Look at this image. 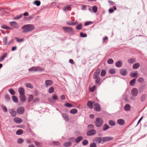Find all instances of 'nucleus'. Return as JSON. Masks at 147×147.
<instances>
[{
	"mask_svg": "<svg viewBox=\"0 0 147 147\" xmlns=\"http://www.w3.org/2000/svg\"><path fill=\"white\" fill-rule=\"evenodd\" d=\"M24 29L22 32H27L31 31L35 29V27L33 24H26L23 26L21 28Z\"/></svg>",
	"mask_w": 147,
	"mask_h": 147,
	"instance_id": "f257e3e1",
	"label": "nucleus"
},
{
	"mask_svg": "<svg viewBox=\"0 0 147 147\" xmlns=\"http://www.w3.org/2000/svg\"><path fill=\"white\" fill-rule=\"evenodd\" d=\"M103 123V121L102 118H97L95 123V125L97 127H100L102 125Z\"/></svg>",
	"mask_w": 147,
	"mask_h": 147,
	"instance_id": "f03ea898",
	"label": "nucleus"
},
{
	"mask_svg": "<svg viewBox=\"0 0 147 147\" xmlns=\"http://www.w3.org/2000/svg\"><path fill=\"white\" fill-rule=\"evenodd\" d=\"M29 71H43V69L40 67L34 66L29 68L28 69Z\"/></svg>",
	"mask_w": 147,
	"mask_h": 147,
	"instance_id": "7ed1b4c3",
	"label": "nucleus"
},
{
	"mask_svg": "<svg viewBox=\"0 0 147 147\" xmlns=\"http://www.w3.org/2000/svg\"><path fill=\"white\" fill-rule=\"evenodd\" d=\"M63 29L65 32L69 33L70 32H73V29L70 27H63Z\"/></svg>",
	"mask_w": 147,
	"mask_h": 147,
	"instance_id": "20e7f679",
	"label": "nucleus"
},
{
	"mask_svg": "<svg viewBox=\"0 0 147 147\" xmlns=\"http://www.w3.org/2000/svg\"><path fill=\"white\" fill-rule=\"evenodd\" d=\"M138 92V90L137 88H133L131 90V94L133 97H135L137 96Z\"/></svg>",
	"mask_w": 147,
	"mask_h": 147,
	"instance_id": "39448f33",
	"label": "nucleus"
},
{
	"mask_svg": "<svg viewBox=\"0 0 147 147\" xmlns=\"http://www.w3.org/2000/svg\"><path fill=\"white\" fill-rule=\"evenodd\" d=\"M25 111V109L23 107H21L18 108L17 109V113L20 114H23Z\"/></svg>",
	"mask_w": 147,
	"mask_h": 147,
	"instance_id": "423d86ee",
	"label": "nucleus"
},
{
	"mask_svg": "<svg viewBox=\"0 0 147 147\" xmlns=\"http://www.w3.org/2000/svg\"><path fill=\"white\" fill-rule=\"evenodd\" d=\"M94 110L96 111H100L101 110L100 106L98 103H95L94 105Z\"/></svg>",
	"mask_w": 147,
	"mask_h": 147,
	"instance_id": "0eeeda50",
	"label": "nucleus"
},
{
	"mask_svg": "<svg viewBox=\"0 0 147 147\" xmlns=\"http://www.w3.org/2000/svg\"><path fill=\"white\" fill-rule=\"evenodd\" d=\"M113 139V137L107 136L102 138V141L103 142H106L110 141Z\"/></svg>",
	"mask_w": 147,
	"mask_h": 147,
	"instance_id": "6e6552de",
	"label": "nucleus"
},
{
	"mask_svg": "<svg viewBox=\"0 0 147 147\" xmlns=\"http://www.w3.org/2000/svg\"><path fill=\"white\" fill-rule=\"evenodd\" d=\"M9 113L13 117H15L16 115V112L14 109H10L9 110Z\"/></svg>",
	"mask_w": 147,
	"mask_h": 147,
	"instance_id": "1a4fd4ad",
	"label": "nucleus"
},
{
	"mask_svg": "<svg viewBox=\"0 0 147 147\" xmlns=\"http://www.w3.org/2000/svg\"><path fill=\"white\" fill-rule=\"evenodd\" d=\"M96 134V131L94 129L89 130L87 133L86 134L88 136L93 135Z\"/></svg>",
	"mask_w": 147,
	"mask_h": 147,
	"instance_id": "9d476101",
	"label": "nucleus"
},
{
	"mask_svg": "<svg viewBox=\"0 0 147 147\" xmlns=\"http://www.w3.org/2000/svg\"><path fill=\"white\" fill-rule=\"evenodd\" d=\"M78 23L77 21H76L74 22H73L71 21H67L66 22V24L68 26H75L77 25Z\"/></svg>",
	"mask_w": 147,
	"mask_h": 147,
	"instance_id": "9b49d317",
	"label": "nucleus"
},
{
	"mask_svg": "<svg viewBox=\"0 0 147 147\" xmlns=\"http://www.w3.org/2000/svg\"><path fill=\"white\" fill-rule=\"evenodd\" d=\"M53 82L50 80H46L45 82V85L46 87H48L53 84Z\"/></svg>",
	"mask_w": 147,
	"mask_h": 147,
	"instance_id": "f8f14e48",
	"label": "nucleus"
},
{
	"mask_svg": "<svg viewBox=\"0 0 147 147\" xmlns=\"http://www.w3.org/2000/svg\"><path fill=\"white\" fill-rule=\"evenodd\" d=\"M120 74L123 76H125L127 74V71L125 69H120Z\"/></svg>",
	"mask_w": 147,
	"mask_h": 147,
	"instance_id": "ddd939ff",
	"label": "nucleus"
},
{
	"mask_svg": "<svg viewBox=\"0 0 147 147\" xmlns=\"http://www.w3.org/2000/svg\"><path fill=\"white\" fill-rule=\"evenodd\" d=\"M10 25L12 27L17 28H18V25L17 23L15 22H9Z\"/></svg>",
	"mask_w": 147,
	"mask_h": 147,
	"instance_id": "4468645a",
	"label": "nucleus"
},
{
	"mask_svg": "<svg viewBox=\"0 0 147 147\" xmlns=\"http://www.w3.org/2000/svg\"><path fill=\"white\" fill-rule=\"evenodd\" d=\"M13 121L18 124L22 122V119L19 117L15 118L13 119Z\"/></svg>",
	"mask_w": 147,
	"mask_h": 147,
	"instance_id": "2eb2a0df",
	"label": "nucleus"
},
{
	"mask_svg": "<svg viewBox=\"0 0 147 147\" xmlns=\"http://www.w3.org/2000/svg\"><path fill=\"white\" fill-rule=\"evenodd\" d=\"M117 123L119 125H124L125 121L123 119H119L117 120Z\"/></svg>",
	"mask_w": 147,
	"mask_h": 147,
	"instance_id": "dca6fc26",
	"label": "nucleus"
},
{
	"mask_svg": "<svg viewBox=\"0 0 147 147\" xmlns=\"http://www.w3.org/2000/svg\"><path fill=\"white\" fill-rule=\"evenodd\" d=\"M94 140L98 144H100L101 141H102V138L100 137H96L94 139Z\"/></svg>",
	"mask_w": 147,
	"mask_h": 147,
	"instance_id": "f3484780",
	"label": "nucleus"
},
{
	"mask_svg": "<svg viewBox=\"0 0 147 147\" xmlns=\"http://www.w3.org/2000/svg\"><path fill=\"white\" fill-rule=\"evenodd\" d=\"M71 9V6L70 5H68L64 7L63 8V10L64 11H70Z\"/></svg>",
	"mask_w": 147,
	"mask_h": 147,
	"instance_id": "a211bd4d",
	"label": "nucleus"
},
{
	"mask_svg": "<svg viewBox=\"0 0 147 147\" xmlns=\"http://www.w3.org/2000/svg\"><path fill=\"white\" fill-rule=\"evenodd\" d=\"M87 105L91 109H92L93 108V103L91 101L88 100L87 102Z\"/></svg>",
	"mask_w": 147,
	"mask_h": 147,
	"instance_id": "6ab92c4d",
	"label": "nucleus"
},
{
	"mask_svg": "<svg viewBox=\"0 0 147 147\" xmlns=\"http://www.w3.org/2000/svg\"><path fill=\"white\" fill-rule=\"evenodd\" d=\"M62 116L64 118V119L65 121L67 122L69 120V118L68 115L65 113H62Z\"/></svg>",
	"mask_w": 147,
	"mask_h": 147,
	"instance_id": "aec40b11",
	"label": "nucleus"
},
{
	"mask_svg": "<svg viewBox=\"0 0 147 147\" xmlns=\"http://www.w3.org/2000/svg\"><path fill=\"white\" fill-rule=\"evenodd\" d=\"M130 76L134 78H137L138 76L137 71H136V72H131L130 74Z\"/></svg>",
	"mask_w": 147,
	"mask_h": 147,
	"instance_id": "412c9836",
	"label": "nucleus"
},
{
	"mask_svg": "<svg viewBox=\"0 0 147 147\" xmlns=\"http://www.w3.org/2000/svg\"><path fill=\"white\" fill-rule=\"evenodd\" d=\"M18 92L20 95H24L25 93V90L24 88L22 87L18 89Z\"/></svg>",
	"mask_w": 147,
	"mask_h": 147,
	"instance_id": "4be33fe9",
	"label": "nucleus"
},
{
	"mask_svg": "<svg viewBox=\"0 0 147 147\" xmlns=\"http://www.w3.org/2000/svg\"><path fill=\"white\" fill-rule=\"evenodd\" d=\"M20 98L21 101L22 102H24L26 101V98L24 95H24H20Z\"/></svg>",
	"mask_w": 147,
	"mask_h": 147,
	"instance_id": "5701e85b",
	"label": "nucleus"
},
{
	"mask_svg": "<svg viewBox=\"0 0 147 147\" xmlns=\"http://www.w3.org/2000/svg\"><path fill=\"white\" fill-rule=\"evenodd\" d=\"M83 139V137L82 136H80L77 137L75 140V142L76 143H78L81 141Z\"/></svg>",
	"mask_w": 147,
	"mask_h": 147,
	"instance_id": "b1692460",
	"label": "nucleus"
},
{
	"mask_svg": "<svg viewBox=\"0 0 147 147\" xmlns=\"http://www.w3.org/2000/svg\"><path fill=\"white\" fill-rule=\"evenodd\" d=\"M115 66L118 67H120L122 65V63L120 61H118L115 63Z\"/></svg>",
	"mask_w": 147,
	"mask_h": 147,
	"instance_id": "393cba45",
	"label": "nucleus"
},
{
	"mask_svg": "<svg viewBox=\"0 0 147 147\" xmlns=\"http://www.w3.org/2000/svg\"><path fill=\"white\" fill-rule=\"evenodd\" d=\"M131 109L130 105L128 104H126L124 107V109L126 111H129Z\"/></svg>",
	"mask_w": 147,
	"mask_h": 147,
	"instance_id": "a878e982",
	"label": "nucleus"
},
{
	"mask_svg": "<svg viewBox=\"0 0 147 147\" xmlns=\"http://www.w3.org/2000/svg\"><path fill=\"white\" fill-rule=\"evenodd\" d=\"M7 53H4L0 57V62L3 61L4 59L7 56Z\"/></svg>",
	"mask_w": 147,
	"mask_h": 147,
	"instance_id": "bb28decb",
	"label": "nucleus"
},
{
	"mask_svg": "<svg viewBox=\"0 0 147 147\" xmlns=\"http://www.w3.org/2000/svg\"><path fill=\"white\" fill-rule=\"evenodd\" d=\"M136 62L135 58H130L128 59V62L130 64H132Z\"/></svg>",
	"mask_w": 147,
	"mask_h": 147,
	"instance_id": "cd10ccee",
	"label": "nucleus"
},
{
	"mask_svg": "<svg viewBox=\"0 0 147 147\" xmlns=\"http://www.w3.org/2000/svg\"><path fill=\"white\" fill-rule=\"evenodd\" d=\"M33 96L32 94L30 95L28 98L27 100L28 102V103L30 102L31 101L33 100Z\"/></svg>",
	"mask_w": 147,
	"mask_h": 147,
	"instance_id": "c85d7f7f",
	"label": "nucleus"
},
{
	"mask_svg": "<svg viewBox=\"0 0 147 147\" xmlns=\"http://www.w3.org/2000/svg\"><path fill=\"white\" fill-rule=\"evenodd\" d=\"M69 112L71 114H75L78 112V110L76 109H73L70 111Z\"/></svg>",
	"mask_w": 147,
	"mask_h": 147,
	"instance_id": "c756f323",
	"label": "nucleus"
},
{
	"mask_svg": "<svg viewBox=\"0 0 147 147\" xmlns=\"http://www.w3.org/2000/svg\"><path fill=\"white\" fill-rule=\"evenodd\" d=\"M140 65L139 63H136L133 65L132 68L134 69H137L140 66Z\"/></svg>",
	"mask_w": 147,
	"mask_h": 147,
	"instance_id": "7c9ffc66",
	"label": "nucleus"
},
{
	"mask_svg": "<svg viewBox=\"0 0 147 147\" xmlns=\"http://www.w3.org/2000/svg\"><path fill=\"white\" fill-rule=\"evenodd\" d=\"M72 143L71 142H66L64 143L63 146L65 147H67L70 146L71 145Z\"/></svg>",
	"mask_w": 147,
	"mask_h": 147,
	"instance_id": "2f4dec72",
	"label": "nucleus"
},
{
	"mask_svg": "<svg viewBox=\"0 0 147 147\" xmlns=\"http://www.w3.org/2000/svg\"><path fill=\"white\" fill-rule=\"evenodd\" d=\"M110 128L109 126L107 124H104L103 126V131H105L107 130Z\"/></svg>",
	"mask_w": 147,
	"mask_h": 147,
	"instance_id": "473e14b6",
	"label": "nucleus"
},
{
	"mask_svg": "<svg viewBox=\"0 0 147 147\" xmlns=\"http://www.w3.org/2000/svg\"><path fill=\"white\" fill-rule=\"evenodd\" d=\"M82 24H80L76 26V28L77 30H79L82 29Z\"/></svg>",
	"mask_w": 147,
	"mask_h": 147,
	"instance_id": "72a5a7b5",
	"label": "nucleus"
},
{
	"mask_svg": "<svg viewBox=\"0 0 147 147\" xmlns=\"http://www.w3.org/2000/svg\"><path fill=\"white\" fill-rule=\"evenodd\" d=\"M146 94H143L140 97V100L141 101H144L146 99Z\"/></svg>",
	"mask_w": 147,
	"mask_h": 147,
	"instance_id": "f704fd0d",
	"label": "nucleus"
},
{
	"mask_svg": "<svg viewBox=\"0 0 147 147\" xmlns=\"http://www.w3.org/2000/svg\"><path fill=\"white\" fill-rule=\"evenodd\" d=\"M23 133V130L21 129H19L16 131V134L17 135H20Z\"/></svg>",
	"mask_w": 147,
	"mask_h": 147,
	"instance_id": "c9c22d12",
	"label": "nucleus"
},
{
	"mask_svg": "<svg viewBox=\"0 0 147 147\" xmlns=\"http://www.w3.org/2000/svg\"><path fill=\"white\" fill-rule=\"evenodd\" d=\"M136 80L135 79H134L132 80L130 82V85L131 86H133L135 84Z\"/></svg>",
	"mask_w": 147,
	"mask_h": 147,
	"instance_id": "e433bc0d",
	"label": "nucleus"
},
{
	"mask_svg": "<svg viewBox=\"0 0 147 147\" xmlns=\"http://www.w3.org/2000/svg\"><path fill=\"white\" fill-rule=\"evenodd\" d=\"M94 79L95 80V83L97 84H99L101 80V79L100 77L97 78L96 79Z\"/></svg>",
	"mask_w": 147,
	"mask_h": 147,
	"instance_id": "4c0bfd02",
	"label": "nucleus"
},
{
	"mask_svg": "<svg viewBox=\"0 0 147 147\" xmlns=\"http://www.w3.org/2000/svg\"><path fill=\"white\" fill-rule=\"evenodd\" d=\"M109 123L110 125L113 126L115 125V122L113 120H110L109 121Z\"/></svg>",
	"mask_w": 147,
	"mask_h": 147,
	"instance_id": "58836bf2",
	"label": "nucleus"
},
{
	"mask_svg": "<svg viewBox=\"0 0 147 147\" xmlns=\"http://www.w3.org/2000/svg\"><path fill=\"white\" fill-rule=\"evenodd\" d=\"M5 98L6 101L8 102L10 101V98L8 94H6L5 95Z\"/></svg>",
	"mask_w": 147,
	"mask_h": 147,
	"instance_id": "ea45409f",
	"label": "nucleus"
},
{
	"mask_svg": "<svg viewBox=\"0 0 147 147\" xmlns=\"http://www.w3.org/2000/svg\"><path fill=\"white\" fill-rule=\"evenodd\" d=\"M106 71L104 69L102 70L101 73L100 74V76L102 77H104L106 74Z\"/></svg>",
	"mask_w": 147,
	"mask_h": 147,
	"instance_id": "a19ab883",
	"label": "nucleus"
},
{
	"mask_svg": "<svg viewBox=\"0 0 147 147\" xmlns=\"http://www.w3.org/2000/svg\"><path fill=\"white\" fill-rule=\"evenodd\" d=\"M25 85L27 87L30 88H32L33 87L31 84L29 83H26Z\"/></svg>",
	"mask_w": 147,
	"mask_h": 147,
	"instance_id": "79ce46f5",
	"label": "nucleus"
},
{
	"mask_svg": "<svg viewBox=\"0 0 147 147\" xmlns=\"http://www.w3.org/2000/svg\"><path fill=\"white\" fill-rule=\"evenodd\" d=\"M82 143L83 146H86L88 144V142L87 140H85L82 141Z\"/></svg>",
	"mask_w": 147,
	"mask_h": 147,
	"instance_id": "37998d69",
	"label": "nucleus"
},
{
	"mask_svg": "<svg viewBox=\"0 0 147 147\" xmlns=\"http://www.w3.org/2000/svg\"><path fill=\"white\" fill-rule=\"evenodd\" d=\"M115 70L114 69H111L109 70V72L111 74H114L115 73Z\"/></svg>",
	"mask_w": 147,
	"mask_h": 147,
	"instance_id": "c03bdc74",
	"label": "nucleus"
},
{
	"mask_svg": "<svg viewBox=\"0 0 147 147\" xmlns=\"http://www.w3.org/2000/svg\"><path fill=\"white\" fill-rule=\"evenodd\" d=\"M35 144L38 147H40L42 146V143L37 141H35Z\"/></svg>",
	"mask_w": 147,
	"mask_h": 147,
	"instance_id": "a18cd8bd",
	"label": "nucleus"
},
{
	"mask_svg": "<svg viewBox=\"0 0 147 147\" xmlns=\"http://www.w3.org/2000/svg\"><path fill=\"white\" fill-rule=\"evenodd\" d=\"M9 91L12 95H14L15 94V92L12 89H10L9 90Z\"/></svg>",
	"mask_w": 147,
	"mask_h": 147,
	"instance_id": "49530a36",
	"label": "nucleus"
},
{
	"mask_svg": "<svg viewBox=\"0 0 147 147\" xmlns=\"http://www.w3.org/2000/svg\"><path fill=\"white\" fill-rule=\"evenodd\" d=\"M7 37H5L3 38V43L4 45H5L7 44Z\"/></svg>",
	"mask_w": 147,
	"mask_h": 147,
	"instance_id": "de8ad7c7",
	"label": "nucleus"
},
{
	"mask_svg": "<svg viewBox=\"0 0 147 147\" xmlns=\"http://www.w3.org/2000/svg\"><path fill=\"white\" fill-rule=\"evenodd\" d=\"M12 100L13 101L16 102H18V99L17 97L15 96H12Z\"/></svg>",
	"mask_w": 147,
	"mask_h": 147,
	"instance_id": "09e8293b",
	"label": "nucleus"
},
{
	"mask_svg": "<svg viewBox=\"0 0 147 147\" xmlns=\"http://www.w3.org/2000/svg\"><path fill=\"white\" fill-rule=\"evenodd\" d=\"M24 140L22 138H19L17 140V143L19 144H22Z\"/></svg>",
	"mask_w": 147,
	"mask_h": 147,
	"instance_id": "8fccbe9b",
	"label": "nucleus"
},
{
	"mask_svg": "<svg viewBox=\"0 0 147 147\" xmlns=\"http://www.w3.org/2000/svg\"><path fill=\"white\" fill-rule=\"evenodd\" d=\"M52 144L53 146H58L60 144V143L58 142L53 141L52 142Z\"/></svg>",
	"mask_w": 147,
	"mask_h": 147,
	"instance_id": "3c124183",
	"label": "nucleus"
},
{
	"mask_svg": "<svg viewBox=\"0 0 147 147\" xmlns=\"http://www.w3.org/2000/svg\"><path fill=\"white\" fill-rule=\"evenodd\" d=\"M54 91V89L53 87H50L49 89L48 92L50 93H53Z\"/></svg>",
	"mask_w": 147,
	"mask_h": 147,
	"instance_id": "603ef678",
	"label": "nucleus"
},
{
	"mask_svg": "<svg viewBox=\"0 0 147 147\" xmlns=\"http://www.w3.org/2000/svg\"><path fill=\"white\" fill-rule=\"evenodd\" d=\"M34 3L37 6H39L40 4V1L38 0L35 1Z\"/></svg>",
	"mask_w": 147,
	"mask_h": 147,
	"instance_id": "864d4df0",
	"label": "nucleus"
},
{
	"mask_svg": "<svg viewBox=\"0 0 147 147\" xmlns=\"http://www.w3.org/2000/svg\"><path fill=\"white\" fill-rule=\"evenodd\" d=\"M107 63L109 64H112L114 63V61L112 59H110L108 60Z\"/></svg>",
	"mask_w": 147,
	"mask_h": 147,
	"instance_id": "5fc2aeb1",
	"label": "nucleus"
},
{
	"mask_svg": "<svg viewBox=\"0 0 147 147\" xmlns=\"http://www.w3.org/2000/svg\"><path fill=\"white\" fill-rule=\"evenodd\" d=\"M64 105L67 107H70L73 106V105L72 104L67 102L66 103L64 104Z\"/></svg>",
	"mask_w": 147,
	"mask_h": 147,
	"instance_id": "6e6d98bb",
	"label": "nucleus"
},
{
	"mask_svg": "<svg viewBox=\"0 0 147 147\" xmlns=\"http://www.w3.org/2000/svg\"><path fill=\"white\" fill-rule=\"evenodd\" d=\"M144 81V79L142 77L139 78L138 80V81L139 83H142Z\"/></svg>",
	"mask_w": 147,
	"mask_h": 147,
	"instance_id": "4d7b16f0",
	"label": "nucleus"
},
{
	"mask_svg": "<svg viewBox=\"0 0 147 147\" xmlns=\"http://www.w3.org/2000/svg\"><path fill=\"white\" fill-rule=\"evenodd\" d=\"M22 16V14H20L19 15H18L16 16L15 17L13 18V19L14 20H18L21 18Z\"/></svg>",
	"mask_w": 147,
	"mask_h": 147,
	"instance_id": "13d9d810",
	"label": "nucleus"
},
{
	"mask_svg": "<svg viewBox=\"0 0 147 147\" xmlns=\"http://www.w3.org/2000/svg\"><path fill=\"white\" fill-rule=\"evenodd\" d=\"M80 36L82 37H86L87 36V34H84L82 32H80Z\"/></svg>",
	"mask_w": 147,
	"mask_h": 147,
	"instance_id": "bf43d9fd",
	"label": "nucleus"
},
{
	"mask_svg": "<svg viewBox=\"0 0 147 147\" xmlns=\"http://www.w3.org/2000/svg\"><path fill=\"white\" fill-rule=\"evenodd\" d=\"M92 10L95 13H96L97 12V8L96 6H94L92 8Z\"/></svg>",
	"mask_w": 147,
	"mask_h": 147,
	"instance_id": "052dcab7",
	"label": "nucleus"
},
{
	"mask_svg": "<svg viewBox=\"0 0 147 147\" xmlns=\"http://www.w3.org/2000/svg\"><path fill=\"white\" fill-rule=\"evenodd\" d=\"M15 38L17 42H22L24 41V39L23 38L19 39L17 37H16Z\"/></svg>",
	"mask_w": 147,
	"mask_h": 147,
	"instance_id": "680f3d73",
	"label": "nucleus"
},
{
	"mask_svg": "<svg viewBox=\"0 0 147 147\" xmlns=\"http://www.w3.org/2000/svg\"><path fill=\"white\" fill-rule=\"evenodd\" d=\"M1 27L2 28L5 29H7V28H8V26L5 24L1 25Z\"/></svg>",
	"mask_w": 147,
	"mask_h": 147,
	"instance_id": "e2e57ef3",
	"label": "nucleus"
},
{
	"mask_svg": "<svg viewBox=\"0 0 147 147\" xmlns=\"http://www.w3.org/2000/svg\"><path fill=\"white\" fill-rule=\"evenodd\" d=\"M99 75V74L94 73L93 76V79H96L97 78L99 77H98Z\"/></svg>",
	"mask_w": 147,
	"mask_h": 147,
	"instance_id": "0e129e2a",
	"label": "nucleus"
},
{
	"mask_svg": "<svg viewBox=\"0 0 147 147\" xmlns=\"http://www.w3.org/2000/svg\"><path fill=\"white\" fill-rule=\"evenodd\" d=\"M88 129H94V126L92 124L88 125Z\"/></svg>",
	"mask_w": 147,
	"mask_h": 147,
	"instance_id": "69168bd1",
	"label": "nucleus"
},
{
	"mask_svg": "<svg viewBox=\"0 0 147 147\" xmlns=\"http://www.w3.org/2000/svg\"><path fill=\"white\" fill-rule=\"evenodd\" d=\"M95 88V86H94L92 87L91 88H90V91L92 92H94V91Z\"/></svg>",
	"mask_w": 147,
	"mask_h": 147,
	"instance_id": "338daca9",
	"label": "nucleus"
},
{
	"mask_svg": "<svg viewBox=\"0 0 147 147\" xmlns=\"http://www.w3.org/2000/svg\"><path fill=\"white\" fill-rule=\"evenodd\" d=\"M96 145L95 143L93 142L90 144V147H96Z\"/></svg>",
	"mask_w": 147,
	"mask_h": 147,
	"instance_id": "774afa93",
	"label": "nucleus"
}]
</instances>
